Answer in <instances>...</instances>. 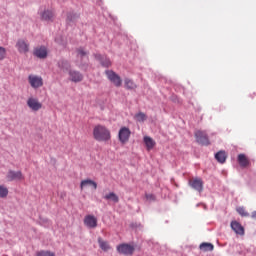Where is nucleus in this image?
<instances>
[{
    "mask_svg": "<svg viewBox=\"0 0 256 256\" xmlns=\"http://www.w3.org/2000/svg\"><path fill=\"white\" fill-rule=\"evenodd\" d=\"M98 243L102 251H109V249H111V246H109V243L107 241H104L102 238H98Z\"/></svg>",
    "mask_w": 256,
    "mask_h": 256,
    "instance_id": "nucleus-25",
    "label": "nucleus"
},
{
    "mask_svg": "<svg viewBox=\"0 0 256 256\" xmlns=\"http://www.w3.org/2000/svg\"><path fill=\"white\" fill-rule=\"evenodd\" d=\"M135 119L140 123H143V121L147 120V115H145V113L143 112H139L138 114L135 115Z\"/></svg>",
    "mask_w": 256,
    "mask_h": 256,
    "instance_id": "nucleus-27",
    "label": "nucleus"
},
{
    "mask_svg": "<svg viewBox=\"0 0 256 256\" xmlns=\"http://www.w3.org/2000/svg\"><path fill=\"white\" fill-rule=\"evenodd\" d=\"M104 199H106V201H113V203H117L119 201V196H117L115 192H110L104 196Z\"/></svg>",
    "mask_w": 256,
    "mask_h": 256,
    "instance_id": "nucleus-24",
    "label": "nucleus"
},
{
    "mask_svg": "<svg viewBox=\"0 0 256 256\" xmlns=\"http://www.w3.org/2000/svg\"><path fill=\"white\" fill-rule=\"evenodd\" d=\"M69 75L70 80L73 81V83H80V81H83V74H81L79 71L71 70Z\"/></svg>",
    "mask_w": 256,
    "mask_h": 256,
    "instance_id": "nucleus-13",
    "label": "nucleus"
},
{
    "mask_svg": "<svg viewBox=\"0 0 256 256\" xmlns=\"http://www.w3.org/2000/svg\"><path fill=\"white\" fill-rule=\"evenodd\" d=\"M77 17H79V15H77V14H68L67 20L73 21V19H77Z\"/></svg>",
    "mask_w": 256,
    "mask_h": 256,
    "instance_id": "nucleus-32",
    "label": "nucleus"
},
{
    "mask_svg": "<svg viewBox=\"0 0 256 256\" xmlns=\"http://www.w3.org/2000/svg\"><path fill=\"white\" fill-rule=\"evenodd\" d=\"M95 58L97 61H100L103 67H111V60H109V58L102 56L101 54H96Z\"/></svg>",
    "mask_w": 256,
    "mask_h": 256,
    "instance_id": "nucleus-15",
    "label": "nucleus"
},
{
    "mask_svg": "<svg viewBox=\"0 0 256 256\" xmlns=\"http://www.w3.org/2000/svg\"><path fill=\"white\" fill-rule=\"evenodd\" d=\"M144 143H145L148 151H151V149H153V147H155V142L153 141V138H151L149 136L144 137Z\"/></svg>",
    "mask_w": 256,
    "mask_h": 256,
    "instance_id": "nucleus-22",
    "label": "nucleus"
},
{
    "mask_svg": "<svg viewBox=\"0 0 256 256\" xmlns=\"http://www.w3.org/2000/svg\"><path fill=\"white\" fill-rule=\"evenodd\" d=\"M87 185H90L93 189H97V182L91 179L82 180L80 183V189L83 191V188L87 187Z\"/></svg>",
    "mask_w": 256,
    "mask_h": 256,
    "instance_id": "nucleus-16",
    "label": "nucleus"
},
{
    "mask_svg": "<svg viewBox=\"0 0 256 256\" xmlns=\"http://www.w3.org/2000/svg\"><path fill=\"white\" fill-rule=\"evenodd\" d=\"M145 197L147 201H155V195L153 194H146Z\"/></svg>",
    "mask_w": 256,
    "mask_h": 256,
    "instance_id": "nucleus-33",
    "label": "nucleus"
},
{
    "mask_svg": "<svg viewBox=\"0 0 256 256\" xmlns=\"http://www.w3.org/2000/svg\"><path fill=\"white\" fill-rule=\"evenodd\" d=\"M117 251L121 255H133L135 253V247L131 244H120L117 246Z\"/></svg>",
    "mask_w": 256,
    "mask_h": 256,
    "instance_id": "nucleus-5",
    "label": "nucleus"
},
{
    "mask_svg": "<svg viewBox=\"0 0 256 256\" xmlns=\"http://www.w3.org/2000/svg\"><path fill=\"white\" fill-rule=\"evenodd\" d=\"M131 137V130L127 127H122L118 133V139L122 145L129 142V138Z\"/></svg>",
    "mask_w": 256,
    "mask_h": 256,
    "instance_id": "nucleus-4",
    "label": "nucleus"
},
{
    "mask_svg": "<svg viewBox=\"0 0 256 256\" xmlns=\"http://www.w3.org/2000/svg\"><path fill=\"white\" fill-rule=\"evenodd\" d=\"M231 229L236 233V235H245V228L241 223L237 221H232L231 224Z\"/></svg>",
    "mask_w": 256,
    "mask_h": 256,
    "instance_id": "nucleus-10",
    "label": "nucleus"
},
{
    "mask_svg": "<svg viewBox=\"0 0 256 256\" xmlns=\"http://www.w3.org/2000/svg\"><path fill=\"white\" fill-rule=\"evenodd\" d=\"M199 249H200V251L207 252V251H213V249H215V247L211 243L203 242L202 244H200Z\"/></svg>",
    "mask_w": 256,
    "mask_h": 256,
    "instance_id": "nucleus-23",
    "label": "nucleus"
},
{
    "mask_svg": "<svg viewBox=\"0 0 256 256\" xmlns=\"http://www.w3.org/2000/svg\"><path fill=\"white\" fill-rule=\"evenodd\" d=\"M84 225L89 229H95V227H97V217L93 215H86L84 218Z\"/></svg>",
    "mask_w": 256,
    "mask_h": 256,
    "instance_id": "nucleus-9",
    "label": "nucleus"
},
{
    "mask_svg": "<svg viewBox=\"0 0 256 256\" xmlns=\"http://www.w3.org/2000/svg\"><path fill=\"white\" fill-rule=\"evenodd\" d=\"M16 49H18L20 53H28L29 45L27 44V42H25V40L19 39L16 43Z\"/></svg>",
    "mask_w": 256,
    "mask_h": 256,
    "instance_id": "nucleus-12",
    "label": "nucleus"
},
{
    "mask_svg": "<svg viewBox=\"0 0 256 256\" xmlns=\"http://www.w3.org/2000/svg\"><path fill=\"white\" fill-rule=\"evenodd\" d=\"M105 74L109 81L115 85V87H121L123 80H121V77L117 75V73H115L113 70H106Z\"/></svg>",
    "mask_w": 256,
    "mask_h": 256,
    "instance_id": "nucleus-2",
    "label": "nucleus"
},
{
    "mask_svg": "<svg viewBox=\"0 0 256 256\" xmlns=\"http://www.w3.org/2000/svg\"><path fill=\"white\" fill-rule=\"evenodd\" d=\"M34 55L38 57V59L47 58V48L44 46L38 47L34 50Z\"/></svg>",
    "mask_w": 256,
    "mask_h": 256,
    "instance_id": "nucleus-14",
    "label": "nucleus"
},
{
    "mask_svg": "<svg viewBox=\"0 0 256 256\" xmlns=\"http://www.w3.org/2000/svg\"><path fill=\"white\" fill-rule=\"evenodd\" d=\"M238 163L240 167H248L249 166V159L245 154H239L238 155Z\"/></svg>",
    "mask_w": 256,
    "mask_h": 256,
    "instance_id": "nucleus-18",
    "label": "nucleus"
},
{
    "mask_svg": "<svg viewBox=\"0 0 256 256\" xmlns=\"http://www.w3.org/2000/svg\"><path fill=\"white\" fill-rule=\"evenodd\" d=\"M58 67L63 71H69L71 69V64L67 60H60L58 62Z\"/></svg>",
    "mask_w": 256,
    "mask_h": 256,
    "instance_id": "nucleus-21",
    "label": "nucleus"
},
{
    "mask_svg": "<svg viewBox=\"0 0 256 256\" xmlns=\"http://www.w3.org/2000/svg\"><path fill=\"white\" fill-rule=\"evenodd\" d=\"M27 106L32 111H39L43 107V104H41V102H39V99H37L35 97H30L27 100Z\"/></svg>",
    "mask_w": 256,
    "mask_h": 256,
    "instance_id": "nucleus-8",
    "label": "nucleus"
},
{
    "mask_svg": "<svg viewBox=\"0 0 256 256\" xmlns=\"http://www.w3.org/2000/svg\"><path fill=\"white\" fill-rule=\"evenodd\" d=\"M28 83L33 89H39V87H43V78L37 75H29Z\"/></svg>",
    "mask_w": 256,
    "mask_h": 256,
    "instance_id": "nucleus-3",
    "label": "nucleus"
},
{
    "mask_svg": "<svg viewBox=\"0 0 256 256\" xmlns=\"http://www.w3.org/2000/svg\"><path fill=\"white\" fill-rule=\"evenodd\" d=\"M77 57L83 59V57H87V52L83 48L77 49Z\"/></svg>",
    "mask_w": 256,
    "mask_h": 256,
    "instance_id": "nucleus-30",
    "label": "nucleus"
},
{
    "mask_svg": "<svg viewBox=\"0 0 256 256\" xmlns=\"http://www.w3.org/2000/svg\"><path fill=\"white\" fill-rule=\"evenodd\" d=\"M190 186L192 187V189H195V191H198V193L203 192V180H201L199 178H195V179L191 180Z\"/></svg>",
    "mask_w": 256,
    "mask_h": 256,
    "instance_id": "nucleus-11",
    "label": "nucleus"
},
{
    "mask_svg": "<svg viewBox=\"0 0 256 256\" xmlns=\"http://www.w3.org/2000/svg\"><path fill=\"white\" fill-rule=\"evenodd\" d=\"M93 137L96 141H109L111 139V131L103 125H96L93 129Z\"/></svg>",
    "mask_w": 256,
    "mask_h": 256,
    "instance_id": "nucleus-1",
    "label": "nucleus"
},
{
    "mask_svg": "<svg viewBox=\"0 0 256 256\" xmlns=\"http://www.w3.org/2000/svg\"><path fill=\"white\" fill-rule=\"evenodd\" d=\"M7 57V49L5 47L0 46V61H3Z\"/></svg>",
    "mask_w": 256,
    "mask_h": 256,
    "instance_id": "nucleus-29",
    "label": "nucleus"
},
{
    "mask_svg": "<svg viewBox=\"0 0 256 256\" xmlns=\"http://www.w3.org/2000/svg\"><path fill=\"white\" fill-rule=\"evenodd\" d=\"M215 159L218 163H225V161H227V153H225V151H219L215 154Z\"/></svg>",
    "mask_w": 256,
    "mask_h": 256,
    "instance_id": "nucleus-19",
    "label": "nucleus"
},
{
    "mask_svg": "<svg viewBox=\"0 0 256 256\" xmlns=\"http://www.w3.org/2000/svg\"><path fill=\"white\" fill-rule=\"evenodd\" d=\"M251 217L252 219H256V211L252 212Z\"/></svg>",
    "mask_w": 256,
    "mask_h": 256,
    "instance_id": "nucleus-34",
    "label": "nucleus"
},
{
    "mask_svg": "<svg viewBox=\"0 0 256 256\" xmlns=\"http://www.w3.org/2000/svg\"><path fill=\"white\" fill-rule=\"evenodd\" d=\"M7 181H23L25 176H23V172L21 171H13L9 170L6 175Z\"/></svg>",
    "mask_w": 256,
    "mask_h": 256,
    "instance_id": "nucleus-7",
    "label": "nucleus"
},
{
    "mask_svg": "<svg viewBox=\"0 0 256 256\" xmlns=\"http://www.w3.org/2000/svg\"><path fill=\"white\" fill-rule=\"evenodd\" d=\"M7 195H9V189L4 185H0V199H5Z\"/></svg>",
    "mask_w": 256,
    "mask_h": 256,
    "instance_id": "nucleus-26",
    "label": "nucleus"
},
{
    "mask_svg": "<svg viewBox=\"0 0 256 256\" xmlns=\"http://www.w3.org/2000/svg\"><path fill=\"white\" fill-rule=\"evenodd\" d=\"M36 256H55V252L51 251H40Z\"/></svg>",
    "mask_w": 256,
    "mask_h": 256,
    "instance_id": "nucleus-31",
    "label": "nucleus"
},
{
    "mask_svg": "<svg viewBox=\"0 0 256 256\" xmlns=\"http://www.w3.org/2000/svg\"><path fill=\"white\" fill-rule=\"evenodd\" d=\"M237 213H239V215H241V217H249V213H247V211H245L244 207H238L236 209Z\"/></svg>",
    "mask_w": 256,
    "mask_h": 256,
    "instance_id": "nucleus-28",
    "label": "nucleus"
},
{
    "mask_svg": "<svg viewBox=\"0 0 256 256\" xmlns=\"http://www.w3.org/2000/svg\"><path fill=\"white\" fill-rule=\"evenodd\" d=\"M195 137L197 143L200 145H210L209 137L207 136V133L205 131L197 130L195 132Z\"/></svg>",
    "mask_w": 256,
    "mask_h": 256,
    "instance_id": "nucleus-6",
    "label": "nucleus"
},
{
    "mask_svg": "<svg viewBox=\"0 0 256 256\" xmlns=\"http://www.w3.org/2000/svg\"><path fill=\"white\" fill-rule=\"evenodd\" d=\"M124 87L130 91H133V89H137V84H135L133 80L126 78L124 80Z\"/></svg>",
    "mask_w": 256,
    "mask_h": 256,
    "instance_id": "nucleus-20",
    "label": "nucleus"
},
{
    "mask_svg": "<svg viewBox=\"0 0 256 256\" xmlns=\"http://www.w3.org/2000/svg\"><path fill=\"white\" fill-rule=\"evenodd\" d=\"M42 20L43 21H53V17H55V13L51 10H45L42 15Z\"/></svg>",
    "mask_w": 256,
    "mask_h": 256,
    "instance_id": "nucleus-17",
    "label": "nucleus"
}]
</instances>
